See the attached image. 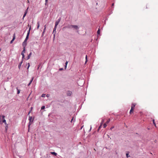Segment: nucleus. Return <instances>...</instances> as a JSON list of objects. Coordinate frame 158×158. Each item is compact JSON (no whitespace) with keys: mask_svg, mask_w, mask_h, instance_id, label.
Here are the masks:
<instances>
[{"mask_svg":"<svg viewBox=\"0 0 158 158\" xmlns=\"http://www.w3.org/2000/svg\"><path fill=\"white\" fill-rule=\"evenodd\" d=\"M66 27L68 28H71V27L75 29L78 30L79 28L78 26L77 25H70L69 26Z\"/></svg>","mask_w":158,"mask_h":158,"instance_id":"obj_1","label":"nucleus"},{"mask_svg":"<svg viewBox=\"0 0 158 158\" xmlns=\"http://www.w3.org/2000/svg\"><path fill=\"white\" fill-rule=\"evenodd\" d=\"M135 105H136V104L134 103H133L132 104L131 106V108L130 110V114H131L132 112H133Z\"/></svg>","mask_w":158,"mask_h":158,"instance_id":"obj_2","label":"nucleus"},{"mask_svg":"<svg viewBox=\"0 0 158 158\" xmlns=\"http://www.w3.org/2000/svg\"><path fill=\"white\" fill-rule=\"evenodd\" d=\"M29 33H30V28L28 31L27 34V36L26 37V38L25 40H24V41L23 42H25V43H27V39H28Z\"/></svg>","mask_w":158,"mask_h":158,"instance_id":"obj_3","label":"nucleus"},{"mask_svg":"<svg viewBox=\"0 0 158 158\" xmlns=\"http://www.w3.org/2000/svg\"><path fill=\"white\" fill-rule=\"evenodd\" d=\"M104 121H105L104 119H102V121L100 123V125L99 127V129H100L101 128V126H102V124L103 123Z\"/></svg>","mask_w":158,"mask_h":158,"instance_id":"obj_4","label":"nucleus"},{"mask_svg":"<svg viewBox=\"0 0 158 158\" xmlns=\"http://www.w3.org/2000/svg\"><path fill=\"white\" fill-rule=\"evenodd\" d=\"M5 116L4 115L2 116V119L3 120L2 121V122L1 123H5V124H6V122L5 119L4 118Z\"/></svg>","mask_w":158,"mask_h":158,"instance_id":"obj_5","label":"nucleus"},{"mask_svg":"<svg viewBox=\"0 0 158 158\" xmlns=\"http://www.w3.org/2000/svg\"><path fill=\"white\" fill-rule=\"evenodd\" d=\"M23 49L21 53V54L23 56V58L24 57V53L25 52V48H23Z\"/></svg>","mask_w":158,"mask_h":158,"instance_id":"obj_6","label":"nucleus"},{"mask_svg":"<svg viewBox=\"0 0 158 158\" xmlns=\"http://www.w3.org/2000/svg\"><path fill=\"white\" fill-rule=\"evenodd\" d=\"M72 94V92L70 91H68L67 92V95L68 96H70Z\"/></svg>","mask_w":158,"mask_h":158,"instance_id":"obj_7","label":"nucleus"},{"mask_svg":"<svg viewBox=\"0 0 158 158\" xmlns=\"http://www.w3.org/2000/svg\"><path fill=\"white\" fill-rule=\"evenodd\" d=\"M56 26H55V27L54 28V29H53V34L54 33H55L54 35V36H55V33L56 32Z\"/></svg>","mask_w":158,"mask_h":158,"instance_id":"obj_8","label":"nucleus"},{"mask_svg":"<svg viewBox=\"0 0 158 158\" xmlns=\"http://www.w3.org/2000/svg\"><path fill=\"white\" fill-rule=\"evenodd\" d=\"M27 43H25V42H23V48H25V46L26 45Z\"/></svg>","mask_w":158,"mask_h":158,"instance_id":"obj_9","label":"nucleus"},{"mask_svg":"<svg viewBox=\"0 0 158 158\" xmlns=\"http://www.w3.org/2000/svg\"><path fill=\"white\" fill-rule=\"evenodd\" d=\"M15 39V36H14L12 40L10 41V44H12L13 43V41Z\"/></svg>","mask_w":158,"mask_h":158,"instance_id":"obj_10","label":"nucleus"},{"mask_svg":"<svg viewBox=\"0 0 158 158\" xmlns=\"http://www.w3.org/2000/svg\"><path fill=\"white\" fill-rule=\"evenodd\" d=\"M68 61H66L65 63V69H66L67 66V65L68 63Z\"/></svg>","mask_w":158,"mask_h":158,"instance_id":"obj_11","label":"nucleus"},{"mask_svg":"<svg viewBox=\"0 0 158 158\" xmlns=\"http://www.w3.org/2000/svg\"><path fill=\"white\" fill-rule=\"evenodd\" d=\"M37 29H38L40 27V23H39V22H37Z\"/></svg>","mask_w":158,"mask_h":158,"instance_id":"obj_12","label":"nucleus"},{"mask_svg":"<svg viewBox=\"0 0 158 158\" xmlns=\"http://www.w3.org/2000/svg\"><path fill=\"white\" fill-rule=\"evenodd\" d=\"M97 33L98 35H99L100 34V28H99L98 29V30L97 31Z\"/></svg>","mask_w":158,"mask_h":158,"instance_id":"obj_13","label":"nucleus"},{"mask_svg":"<svg viewBox=\"0 0 158 158\" xmlns=\"http://www.w3.org/2000/svg\"><path fill=\"white\" fill-rule=\"evenodd\" d=\"M51 153L52 154L54 155L55 156H56V155H57V153H56L55 152H51Z\"/></svg>","mask_w":158,"mask_h":158,"instance_id":"obj_14","label":"nucleus"},{"mask_svg":"<svg viewBox=\"0 0 158 158\" xmlns=\"http://www.w3.org/2000/svg\"><path fill=\"white\" fill-rule=\"evenodd\" d=\"M59 23H58V22L56 21L55 23V26L57 27V25Z\"/></svg>","mask_w":158,"mask_h":158,"instance_id":"obj_15","label":"nucleus"},{"mask_svg":"<svg viewBox=\"0 0 158 158\" xmlns=\"http://www.w3.org/2000/svg\"><path fill=\"white\" fill-rule=\"evenodd\" d=\"M46 25H45V26H44V31H43V34H44V33L45 32V30H46Z\"/></svg>","mask_w":158,"mask_h":158,"instance_id":"obj_16","label":"nucleus"},{"mask_svg":"<svg viewBox=\"0 0 158 158\" xmlns=\"http://www.w3.org/2000/svg\"><path fill=\"white\" fill-rule=\"evenodd\" d=\"M27 12L26 11H25V13H24V15H23V18L25 17V16H26V14H27Z\"/></svg>","mask_w":158,"mask_h":158,"instance_id":"obj_17","label":"nucleus"},{"mask_svg":"<svg viewBox=\"0 0 158 158\" xmlns=\"http://www.w3.org/2000/svg\"><path fill=\"white\" fill-rule=\"evenodd\" d=\"M28 131H29V130H30V122H29V123H28Z\"/></svg>","mask_w":158,"mask_h":158,"instance_id":"obj_18","label":"nucleus"},{"mask_svg":"<svg viewBox=\"0 0 158 158\" xmlns=\"http://www.w3.org/2000/svg\"><path fill=\"white\" fill-rule=\"evenodd\" d=\"M88 60H87V55H86L85 56V63Z\"/></svg>","mask_w":158,"mask_h":158,"instance_id":"obj_19","label":"nucleus"},{"mask_svg":"<svg viewBox=\"0 0 158 158\" xmlns=\"http://www.w3.org/2000/svg\"><path fill=\"white\" fill-rule=\"evenodd\" d=\"M106 126H107L106 123H105L104 124H103L104 128H105L106 127Z\"/></svg>","mask_w":158,"mask_h":158,"instance_id":"obj_20","label":"nucleus"},{"mask_svg":"<svg viewBox=\"0 0 158 158\" xmlns=\"http://www.w3.org/2000/svg\"><path fill=\"white\" fill-rule=\"evenodd\" d=\"M17 93L18 94H19V93L20 92V90L18 89L17 88Z\"/></svg>","mask_w":158,"mask_h":158,"instance_id":"obj_21","label":"nucleus"},{"mask_svg":"<svg viewBox=\"0 0 158 158\" xmlns=\"http://www.w3.org/2000/svg\"><path fill=\"white\" fill-rule=\"evenodd\" d=\"M46 95V94H43L42 95L41 97H44Z\"/></svg>","mask_w":158,"mask_h":158,"instance_id":"obj_22","label":"nucleus"},{"mask_svg":"<svg viewBox=\"0 0 158 158\" xmlns=\"http://www.w3.org/2000/svg\"><path fill=\"white\" fill-rule=\"evenodd\" d=\"M45 108V106H42L41 108V110L44 109Z\"/></svg>","mask_w":158,"mask_h":158,"instance_id":"obj_23","label":"nucleus"},{"mask_svg":"<svg viewBox=\"0 0 158 158\" xmlns=\"http://www.w3.org/2000/svg\"><path fill=\"white\" fill-rule=\"evenodd\" d=\"M60 21V18L56 21V22H58V23H59V22Z\"/></svg>","mask_w":158,"mask_h":158,"instance_id":"obj_24","label":"nucleus"},{"mask_svg":"<svg viewBox=\"0 0 158 158\" xmlns=\"http://www.w3.org/2000/svg\"><path fill=\"white\" fill-rule=\"evenodd\" d=\"M60 21V18L56 21V22H58V23H59V22Z\"/></svg>","mask_w":158,"mask_h":158,"instance_id":"obj_25","label":"nucleus"},{"mask_svg":"<svg viewBox=\"0 0 158 158\" xmlns=\"http://www.w3.org/2000/svg\"><path fill=\"white\" fill-rule=\"evenodd\" d=\"M153 124L155 125V126H156V123L155 122V120H153Z\"/></svg>","mask_w":158,"mask_h":158,"instance_id":"obj_26","label":"nucleus"},{"mask_svg":"<svg viewBox=\"0 0 158 158\" xmlns=\"http://www.w3.org/2000/svg\"><path fill=\"white\" fill-rule=\"evenodd\" d=\"M110 119H108V120L106 121V124L108 123L109 122H110Z\"/></svg>","mask_w":158,"mask_h":158,"instance_id":"obj_27","label":"nucleus"},{"mask_svg":"<svg viewBox=\"0 0 158 158\" xmlns=\"http://www.w3.org/2000/svg\"><path fill=\"white\" fill-rule=\"evenodd\" d=\"M30 114V111L28 112V120H30V116L29 115Z\"/></svg>","mask_w":158,"mask_h":158,"instance_id":"obj_28","label":"nucleus"},{"mask_svg":"<svg viewBox=\"0 0 158 158\" xmlns=\"http://www.w3.org/2000/svg\"><path fill=\"white\" fill-rule=\"evenodd\" d=\"M28 66L27 67V69H28L29 67H30V64L29 63H28Z\"/></svg>","mask_w":158,"mask_h":158,"instance_id":"obj_29","label":"nucleus"},{"mask_svg":"<svg viewBox=\"0 0 158 158\" xmlns=\"http://www.w3.org/2000/svg\"><path fill=\"white\" fill-rule=\"evenodd\" d=\"M128 153H126V156L127 157H128Z\"/></svg>","mask_w":158,"mask_h":158,"instance_id":"obj_30","label":"nucleus"},{"mask_svg":"<svg viewBox=\"0 0 158 158\" xmlns=\"http://www.w3.org/2000/svg\"><path fill=\"white\" fill-rule=\"evenodd\" d=\"M21 63L20 64H19V69L20 68V66H21Z\"/></svg>","mask_w":158,"mask_h":158,"instance_id":"obj_31","label":"nucleus"},{"mask_svg":"<svg viewBox=\"0 0 158 158\" xmlns=\"http://www.w3.org/2000/svg\"><path fill=\"white\" fill-rule=\"evenodd\" d=\"M49 96H50V95L49 94H47L46 95L47 97L48 98L49 97Z\"/></svg>","mask_w":158,"mask_h":158,"instance_id":"obj_32","label":"nucleus"},{"mask_svg":"<svg viewBox=\"0 0 158 158\" xmlns=\"http://www.w3.org/2000/svg\"><path fill=\"white\" fill-rule=\"evenodd\" d=\"M33 80V78H32V79L31 80H30V84L31 83Z\"/></svg>","mask_w":158,"mask_h":158,"instance_id":"obj_33","label":"nucleus"},{"mask_svg":"<svg viewBox=\"0 0 158 158\" xmlns=\"http://www.w3.org/2000/svg\"><path fill=\"white\" fill-rule=\"evenodd\" d=\"M30 58V54H29L28 56V59H29Z\"/></svg>","mask_w":158,"mask_h":158,"instance_id":"obj_34","label":"nucleus"},{"mask_svg":"<svg viewBox=\"0 0 158 158\" xmlns=\"http://www.w3.org/2000/svg\"><path fill=\"white\" fill-rule=\"evenodd\" d=\"M30 122H31V121L32 119V118L31 117H30Z\"/></svg>","mask_w":158,"mask_h":158,"instance_id":"obj_35","label":"nucleus"},{"mask_svg":"<svg viewBox=\"0 0 158 158\" xmlns=\"http://www.w3.org/2000/svg\"><path fill=\"white\" fill-rule=\"evenodd\" d=\"M48 0H45L46 3H47L48 2Z\"/></svg>","mask_w":158,"mask_h":158,"instance_id":"obj_36","label":"nucleus"},{"mask_svg":"<svg viewBox=\"0 0 158 158\" xmlns=\"http://www.w3.org/2000/svg\"><path fill=\"white\" fill-rule=\"evenodd\" d=\"M113 128H114V127H111V128H110V129H111V130H112V129Z\"/></svg>","mask_w":158,"mask_h":158,"instance_id":"obj_37","label":"nucleus"},{"mask_svg":"<svg viewBox=\"0 0 158 158\" xmlns=\"http://www.w3.org/2000/svg\"><path fill=\"white\" fill-rule=\"evenodd\" d=\"M63 69V68H61L60 69V70H62Z\"/></svg>","mask_w":158,"mask_h":158,"instance_id":"obj_38","label":"nucleus"},{"mask_svg":"<svg viewBox=\"0 0 158 158\" xmlns=\"http://www.w3.org/2000/svg\"><path fill=\"white\" fill-rule=\"evenodd\" d=\"M91 128H92V127H91V126L90 128V130H91Z\"/></svg>","mask_w":158,"mask_h":158,"instance_id":"obj_39","label":"nucleus"},{"mask_svg":"<svg viewBox=\"0 0 158 158\" xmlns=\"http://www.w3.org/2000/svg\"><path fill=\"white\" fill-rule=\"evenodd\" d=\"M28 86L30 85V83H29L28 84Z\"/></svg>","mask_w":158,"mask_h":158,"instance_id":"obj_40","label":"nucleus"},{"mask_svg":"<svg viewBox=\"0 0 158 158\" xmlns=\"http://www.w3.org/2000/svg\"><path fill=\"white\" fill-rule=\"evenodd\" d=\"M73 118L72 119V120H71V122H72V121H73Z\"/></svg>","mask_w":158,"mask_h":158,"instance_id":"obj_41","label":"nucleus"},{"mask_svg":"<svg viewBox=\"0 0 158 158\" xmlns=\"http://www.w3.org/2000/svg\"><path fill=\"white\" fill-rule=\"evenodd\" d=\"M114 5V3L112 4V6H113Z\"/></svg>","mask_w":158,"mask_h":158,"instance_id":"obj_42","label":"nucleus"},{"mask_svg":"<svg viewBox=\"0 0 158 158\" xmlns=\"http://www.w3.org/2000/svg\"><path fill=\"white\" fill-rule=\"evenodd\" d=\"M156 140H155V142H156Z\"/></svg>","mask_w":158,"mask_h":158,"instance_id":"obj_43","label":"nucleus"},{"mask_svg":"<svg viewBox=\"0 0 158 158\" xmlns=\"http://www.w3.org/2000/svg\"><path fill=\"white\" fill-rule=\"evenodd\" d=\"M31 53H30V56L31 55Z\"/></svg>","mask_w":158,"mask_h":158,"instance_id":"obj_44","label":"nucleus"},{"mask_svg":"<svg viewBox=\"0 0 158 158\" xmlns=\"http://www.w3.org/2000/svg\"><path fill=\"white\" fill-rule=\"evenodd\" d=\"M1 51V49L0 48V51Z\"/></svg>","mask_w":158,"mask_h":158,"instance_id":"obj_45","label":"nucleus"}]
</instances>
